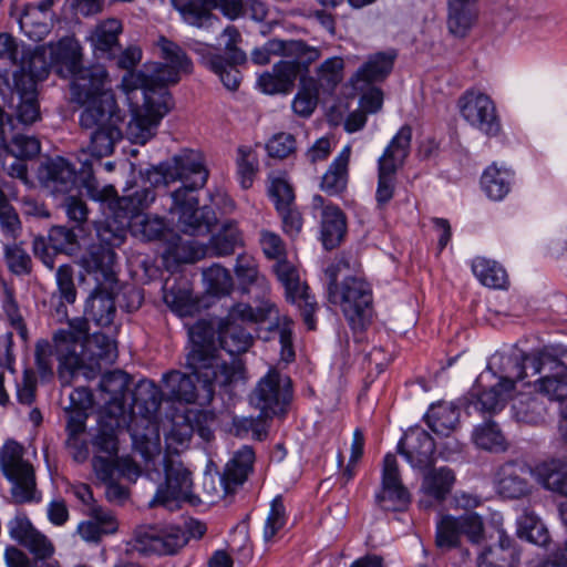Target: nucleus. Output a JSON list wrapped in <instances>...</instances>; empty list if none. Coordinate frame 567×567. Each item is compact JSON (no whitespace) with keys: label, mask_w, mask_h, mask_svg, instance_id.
Masks as SVG:
<instances>
[{"label":"nucleus","mask_w":567,"mask_h":567,"mask_svg":"<svg viewBox=\"0 0 567 567\" xmlns=\"http://www.w3.org/2000/svg\"><path fill=\"white\" fill-rule=\"evenodd\" d=\"M458 517L444 515L436 524V545L440 548H452L458 545L461 539Z\"/></svg>","instance_id":"54"},{"label":"nucleus","mask_w":567,"mask_h":567,"mask_svg":"<svg viewBox=\"0 0 567 567\" xmlns=\"http://www.w3.org/2000/svg\"><path fill=\"white\" fill-rule=\"evenodd\" d=\"M143 104L137 109L127 126V135L135 144L144 145L156 133L161 120L169 112L173 100L169 91L154 93L151 89H141Z\"/></svg>","instance_id":"13"},{"label":"nucleus","mask_w":567,"mask_h":567,"mask_svg":"<svg viewBox=\"0 0 567 567\" xmlns=\"http://www.w3.org/2000/svg\"><path fill=\"white\" fill-rule=\"evenodd\" d=\"M435 442L422 427L410 429L400 440L398 449L414 468H425L433 463Z\"/></svg>","instance_id":"25"},{"label":"nucleus","mask_w":567,"mask_h":567,"mask_svg":"<svg viewBox=\"0 0 567 567\" xmlns=\"http://www.w3.org/2000/svg\"><path fill=\"white\" fill-rule=\"evenodd\" d=\"M89 519L79 523L76 533L86 543L97 544L103 536L114 534L118 524L114 514L101 506L89 509Z\"/></svg>","instance_id":"28"},{"label":"nucleus","mask_w":567,"mask_h":567,"mask_svg":"<svg viewBox=\"0 0 567 567\" xmlns=\"http://www.w3.org/2000/svg\"><path fill=\"white\" fill-rule=\"evenodd\" d=\"M254 461L255 452L247 445L234 454L219 478L225 494L233 493L238 486L244 484L252 470Z\"/></svg>","instance_id":"30"},{"label":"nucleus","mask_w":567,"mask_h":567,"mask_svg":"<svg viewBox=\"0 0 567 567\" xmlns=\"http://www.w3.org/2000/svg\"><path fill=\"white\" fill-rule=\"evenodd\" d=\"M53 6L44 0L25 6L19 18V25L29 39L41 41L50 33L54 21Z\"/></svg>","instance_id":"27"},{"label":"nucleus","mask_w":567,"mask_h":567,"mask_svg":"<svg viewBox=\"0 0 567 567\" xmlns=\"http://www.w3.org/2000/svg\"><path fill=\"white\" fill-rule=\"evenodd\" d=\"M38 179L50 193L66 194L75 186L76 171L66 158L55 156L40 164Z\"/></svg>","instance_id":"23"},{"label":"nucleus","mask_w":567,"mask_h":567,"mask_svg":"<svg viewBox=\"0 0 567 567\" xmlns=\"http://www.w3.org/2000/svg\"><path fill=\"white\" fill-rule=\"evenodd\" d=\"M214 422L215 417L209 412L187 408L176 411L171 420V429L165 436L167 450L165 455L177 456L179 450L188 445L195 432L202 440L209 442L214 437Z\"/></svg>","instance_id":"14"},{"label":"nucleus","mask_w":567,"mask_h":567,"mask_svg":"<svg viewBox=\"0 0 567 567\" xmlns=\"http://www.w3.org/2000/svg\"><path fill=\"white\" fill-rule=\"evenodd\" d=\"M35 557L31 560L22 550L8 546L4 551V560L8 567H59L54 560Z\"/></svg>","instance_id":"60"},{"label":"nucleus","mask_w":567,"mask_h":567,"mask_svg":"<svg viewBox=\"0 0 567 567\" xmlns=\"http://www.w3.org/2000/svg\"><path fill=\"white\" fill-rule=\"evenodd\" d=\"M244 245L243 233L234 220L223 223L213 236V248H237Z\"/></svg>","instance_id":"59"},{"label":"nucleus","mask_w":567,"mask_h":567,"mask_svg":"<svg viewBox=\"0 0 567 567\" xmlns=\"http://www.w3.org/2000/svg\"><path fill=\"white\" fill-rule=\"evenodd\" d=\"M130 383V375L122 370H114L103 374L100 381V390L109 395L107 399L105 398V402L110 405L109 413L124 415V400Z\"/></svg>","instance_id":"36"},{"label":"nucleus","mask_w":567,"mask_h":567,"mask_svg":"<svg viewBox=\"0 0 567 567\" xmlns=\"http://www.w3.org/2000/svg\"><path fill=\"white\" fill-rule=\"evenodd\" d=\"M76 262L87 274L93 275L96 287L85 305L86 323L89 320L99 327L112 324L115 316L114 296L117 290L116 256L114 250H78Z\"/></svg>","instance_id":"8"},{"label":"nucleus","mask_w":567,"mask_h":567,"mask_svg":"<svg viewBox=\"0 0 567 567\" xmlns=\"http://www.w3.org/2000/svg\"><path fill=\"white\" fill-rule=\"evenodd\" d=\"M495 373V381L499 386L513 391L515 383L528 377L548 371L538 379L539 392L550 400L561 402L559 433L567 443V349H564L551 360L546 353L526 354L519 350L509 353H496L492 357L488 367Z\"/></svg>","instance_id":"4"},{"label":"nucleus","mask_w":567,"mask_h":567,"mask_svg":"<svg viewBox=\"0 0 567 567\" xmlns=\"http://www.w3.org/2000/svg\"><path fill=\"white\" fill-rule=\"evenodd\" d=\"M396 171L393 164H385L384 161H378V187L375 199L380 207L386 205L394 196Z\"/></svg>","instance_id":"50"},{"label":"nucleus","mask_w":567,"mask_h":567,"mask_svg":"<svg viewBox=\"0 0 567 567\" xmlns=\"http://www.w3.org/2000/svg\"><path fill=\"white\" fill-rule=\"evenodd\" d=\"M236 275L243 285L244 291L257 299L259 305L264 301H269L266 297L270 291V285L267 278L258 271L257 267L248 268L247 271H240Z\"/></svg>","instance_id":"51"},{"label":"nucleus","mask_w":567,"mask_h":567,"mask_svg":"<svg viewBox=\"0 0 567 567\" xmlns=\"http://www.w3.org/2000/svg\"><path fill=\"white\" fill-rule=\"evenodd\" d=\"M145 176L154 185L182 182L181 187L161 197L164 209L172 215L179 231L189 236L210 234L217 217L213 208L198 207L196 190L204 187L208 178L198 153L184 150L169 161L152 166Z\"/></svg>","instance_id":"3"},{"label":"nucleus","mask_w":567,"mask_h":567,"mask_svg":"<svg viewBox=\"0 0 567 567\" xmlns=\"http://www.w3.org/2000/svg\"><path fill=\"white\" fill-rule=\"evenodd\" d=\"M344 62L340 56H332L322 62L317 69L318 86L332 93L343 79Z\"/></svg>","instance_id":"48"},{"label":"nucleus","mask_w":567,"mask_h":567,"mask_svg":"<svg viewBox=\"0 0 567 567\" xmlns=\"http://www.w3.org/2000/svg\"><path fill=\"white\" fill-rule=\"evenodd\" d=\"M122 22L115 18H109L95 25L89 35V40L95 51L102 56L113 58V51L118 47V35L122 32Z\"/></svg>","instance_id":"38"},{"label":"nucleus","mask_w":567,"mask_h":567,"mask_svg":"<svg viewBox=\"0 0 567 567\" xmlns=\"http://www.w3.org/2000/svg\"><path fill=\"white\" fill-rule=\"evenodd\" d=\"M320 195L313 197V207H321V239L323 248H336L346 235V218L338 206L323 205Z\"/></svg>","instance_id":"29"},{"label":"nucleus","mask_w":567,"mask_h":567,"mask_svg":"<svg viewBox=\"0 0 567 567\" xmlns=\"http://www.w3.org/2000/svg\"><path fill=\"white\" fill-rule=\"evenodd\" d=\"M124 423L125 415L103 412L100 416L92 440V466L97 480H111L118 471L130 476L136 474V462L128 455H118V432Z\"/></svg>","instance_id":"9"},{"label":"nucleus","mask_w":567,"mask_h":567,"mask_svg":"<svg viewBox=\"0 0 567 567\" xmlns=\"http://www.w3.org/2000/svg\"><path fill=\"white\" fill-rule=\"evenodd\" d=\"M513 176L511 169L498 167L494 163L484 171L481 185L488 198L502 200L511 190Z\"/></svg>","instance_id":"42"},{"label":"nucleus","mask_w":567,"mask_h":567,"mask_svg":"<svg viewBox=\"0 0 567 567\" xmlns=\"http://www.w3.org/2000/svg\"><path fill=\"white\" fill-rule=\"evenodd\" d=\"M132 440L135 450L144 460V470L151 480L155 481L161 476L156 464L164 466L165 482L157 487L150 506H163L174 511L179 507L181 502L189 499L193 489L192 473L177 456L161 455L159 437H138L133 434Z\"/></svg>","instance_id":"7"},{"label":"nucleus","mask_w":567,"mask_h":567,"mask_svg":"<svg viewBox=\"0 0 567 567\" xmlns=\"http://www.w3.org/2000/svg\"><path fill=\"white\" fill-rule=\"evenodd\" d=\"M290 398V379L270 369L250 394V403L264 415L272 417L285 411Z\"/></svg>","instance_id":"16"},{"label":"nucleus","mask_w":567,"mask_h":567,"mask_svg":"<svg viewBox=\"0 0 567 567\" xmlns=\"http://www.w3.org/2000/svg\"><path fill=\"white\" fill-rule=\"evenodd\" d=\"M396 52L394 50L370 54L352 76L355 86L359 83L371 84L384 81L393 70Z\"/></svg>","instance_id":"31"},{"label":"nucleus","mask_w":567,"mask_h":567,"mask_svg":"<svg viewBox=\"0 0 567 567\" xmlns=\"http://www.w3.org/2000/svg\"><path fill=\"white\" fill-rule=\"evenodd\" d=\"M225 38L224 54L208 43L189 39L187 47L199 58V63L215 73L225 87L230 91L238 89L241 74L238 66L245 64L247 54L238 44L243 41L241 34L234 25L226 27L221 32Z\"/></svg>","instance_id":"11"},{"label":"nucleus","mask_w":567,"mask_h":567,"mask_svg":"<svg viewBox=\"0 0 567 567\" xmlns=\"http://www.w3.org/2000/svg\"><path fill=\"white\" fill-rule=\"evenodd\" d=\"M7 527L10 537L28 548L33 556L50 558L53 555V544L33 527L25 515L17 514L8 522Z\"/></svg>","instance_id":"26"},{"label":"nucleus","mask_w":567,"mask_h":567,"mask_svg":"<svg viewBox=\"0 0 567 567\" xmlns=\"http://www.w3.org/2000/svg\"><path fill=\"white\" fill-rule=\"evenodd\" d=\"M268 155L274 158H286L296 150L295 136L290 133L274 135L266 144Z\"/></svg>","instance_id":"63"},{"label":"nucleus","mask_w":567,"mask_h":567,"mask_svg":"<svg viewBox=\"0 0 567 567\" xmlns=\"http://www.w3.org/2000/svg\"><path fill=\"white\" fill-rule=\"evenodd\" d=\"M287 523L286 508L282 497L277 495L270 503V509L264 525L262 537L266 543L274 540L275 536Z\"/></svg>","instance_id":"53"},{"label":"nucleus","mask_w":567,"mask_h":567,"mask_svg":"<svg viewBox=\"0 0 567 567\" xmlns=\"http://www.w3.org/2000/svg\"><path fill=\"white\" fill-rule=\"evenodd\" d=\"M269 417L270 416H266L261 412L258 416L236 417L234 419L236 434L244 436L251 433L254 437L261 440V437L267 433L266 421Z\"/></svg>","instance_id":"61"},{"label":"nucleus","mask_w":567,"mask_h":567,"mask_svg":"<svg viewBox=\"0 0 567 567\" xmlns=\"http://www.w3.org/2000/svg\"><path fill=\"white\" fill-rule=\"evenodd\" d=\"M257 172V154L249 147H239L237 158V173L243 188L248 189L252 186Z\"/></svg>","instance_id":"55"},{"label":"nucleus","mask_w":567,"mask_h":567,"mask_svg":"<svg viewBox=\"0 0 567 567\" xmlns=\"http://www.w3.org/2000/svg\"><path fill=\"white\" fill-rule=\"evenodd\" d=\"M2 309L8 318L10 326L17 331L23 342L28 341V329L20 313L13 291L4 286L2 292Z\"/></svg>","instance_id":"56"},{"label":"nucleus","mask_w":567,"mask_h":567,"mask_svg":"<svg viewBox=\"0 0 567 567\" xmlns=\"http://www.w3.org/2000/svg\"><path fill=\"white\" fill-rule=\"evenodd\" d=\"M462 117L473 127L487 136H496L501 132L499 118L491 97L476 91H466L458 100Z\"/></svg>","instance_id":"21"},{"label":"nucleus","mask_w":567,"mask_h":567,"mask_svg":"<svg viewBox=\"0 0 567 567\" xmlns=\"http://www.w3.org/2000/svg\"><path fill=\"white\" fill-rule=\"evenodd\" d=\"M411 140L412 128L409 125L402 126L391 140L379 161H384L385 164H393L394 167L399 168L410 153Z\"/></svg>","instance_id":"45"},{"label":"nucleus","mask_w":567,"mask_h":567,"mask_svg":"<svg viewBox=\"0 0 567 567\" xmlns=\"http://www.w3.org/2000/svg\"><path fill=\"white\" fill-rule=\"evenodd\" d=\"M374 499L381 509L388 512L404 511L411 502L410 493L401 478L398 460L391 453L383 458L381 486Z\"/></svg>","instance_id":"20"},{"label":"nucleus","mask_w":567,"mask_h":567,"mask_svg":"<svg viewBox=\"0 0 567 567\" xmlns=\"http://www.w3.org/2000/svg\"><path fill=\"white\" fill-rule=\"evenodd\" d=\"M166 394L172 399L185 403H194L197 390L193 379L179 371H171L163 377Z\"/></svg>","instance_id":"44"},{"label":"nucleus","mask_w":567,"mask_h":567,"mask_svg":"<svg viewBox=\"0 0 567 567\" xmlns=\"http://www.w3.org/2000/svg\"><path fill=\"white\" fill-rule=\"evenodd\" d=\"M473 441L478 447L488 451L505 449V439L501 430L496 423L491 421L475 427Z\"/></svg>","instance_id":"52"},{"label":"nucleus","mask_w":567,"mask_h":567,"mask_svg":"<svg viewBox=\"0 0 567 567\" xmlns=\"http://www.w3.org/2000/svg\"><path fill=\"white\" fill-rule=\"evenodd\" d=\"M478 0H446L447 29L455 37L463 38L477 19L476 3Z\"/></svg>","instance_id":"35"},{"label":"nucleus","mask_w":567,"mask_h":567,"mask_svg":"<svg viewBox=\"0 0 567 567\" xmlns=\"http://www.w3.org/2000/svg\"><path fill=\"white\" fill-rule=\"evenodd\" d=\"M455 480V473L450 467H434L424 474L421 491L425 496L441 503L451 493Z\"/></svg>","instance_id":"39"},{"label":"nucleus","mask_w":567,"mask_h":567,"mask_svg":"<svg viewBox=\"0 0 567 567\" xmlns=\"http://www.w3.org/2000/svg\"><path fill=\"white\" fill-rule=\"evenodd\" d=\"M130 229L133 236L143 241L163 240L171 233L168 225L159 216H146L140 221L132 223Z\"/></svg>","instance_id":"46"},{"label":"nucleus","mask_w":567,"mask_h":567,"mask_svg":"<svg viewBox=\"0 0 567 567\" xmlns=\"http://www.w3.org/2000/svg\"><path fill=\"white\" fill-rule=\"evenodd\" d=\"M519 554L512 538L498 533V543L484 549L478 557V567H515Z\"/></svg>","instance_id":"37"},{"label":"nucleus","mask_w":567,"mask_h":567,"mask_svg":"<svg viewBox=\"0 0 567 567\" xmlns=\"http://www.w3.org/2000/svg\"><path fill=\"white\" fill-rule=\"evenodd\" d=\"M6 148L12 157L32 158L41 151L40 142L34 136L16 134L7 142Z\"/></svg>","instance_id":"57"},{"label":"nucleus","mask_w":567,"mask_h":567,"mask_svg":"<svg viewBox=\"0 0 567 567\" xmlns=\"http://www.w3.org/2000/svg\"><path fill=\"white\" fill-rule=\"evenodd\" d=\"M536 465L532 467L527 462L515 460L502 464L494 475L496 493L507 499H520L533 494L535 485Z\"/></svg>","instance_id":"17"},{"label":"nucleus","mask_w":567,"mask_h":567,"mask_svg":"<svg viewBox=\"0 0 567 567\" xmlns=\"http://www.w3.org/2000/svg\"><path fill=\"white\" fill-rule=\"evenodd\" d=\"M514 416L518 422L537 424L546 414V406L536 396L518 398L513 404Z\"/></svg>","instance_id":"49"},{"label":"nucleus","mask_w":567,"mask_h":567,"mask_svg":"<svg viewBox=\"0 0 567 567\" xmlns=\"http://www.w3.org/2000/svg\"><path fill=\"white\" fill-rule=\"evenodd\" d=\"M471 268L477 280L486 287L502 289L507 282V275L502 265L485 257H476Z\"/></svg>","instance_id":"43"},{"label":"nucleus","mask_w":567,"mask_h":567,"mask_svg":"<svg viewBox=\"0 0 567 567\" xmlns=\"http://www.w3.org/2000/svg\"><path fill=\"white\" fill-rule=\"evenodd\" d=\"M130 224L115 221L109 210L106 220L96 226V234L100 239V248H118L125 241Z\"/></svg>","instance_id":"47"},{"label":"nucleus","mask_w":567,"mask_h":567,"mask_svg":"<svg viewBox=\"0 0 567 567\" xmlns=\"http://www.w3.org/2000/svg\"><path fill=\"white\" fill-rule=\"evenodd\" d=\"M292 321L285 317L282 322L277 321L270 330H276L279 334L281 360L289 363L295 360V350L292 344Z\"/></svg>","instance_id":"62"},{"label":"nucleus","mask_w":567,"mask_h":567,"mask_svg":"<svg viewBox=\"0 0 567 567\" xmlns=\"http://www.w3.org/2000/svg\"><path fill=\"white\" fill-rule=\"evenodd\" d=\"M427 426L437 435L453 432L460 420V410L452 402L432 404L425 414Z\"/></svg>","instance_id":"40"},{"label":"nucleus","mask_w":567,"mask_h":567,"mask_svg":"<svg viewBox=\"0 0 567 567\" xmlns=\"http://www.w3.org/2000/svg\"><path fill=\"white\" fill-rule=\"evenodd\" d=\"M267 258L276 259L272 266L278 280L284 285L286 298L289 302L296 305L303 318L308 329H315V312L318 305L315 297L309 293V287L300 281L299 270L296 265L288 260L282 252L285 250H264Z\"/></svg>","instance_id":"12"},{"label":"nucleus","mask_w":567,"mask_h":567,"mask_svg":"<svg viewBox=\"0 0 567 567\" xmlns=\"http://www.w3.org/2000/svg\"><path fill=\"white\" fill-rule=\"evenodd\" d=\"M155 198L156 194L152 187L127 188L123 196L115 195L109 204V210L115 221L131 225L132 219L148 208Z\"/></svg>","instance_id":"24"},{"label":"nucleus","mask_w":567,"mask_h":567,"mask_svg":"<svg viewBox=\"0 0 567 567\" xmlns=\"http://www.w3.org/2000/svg\"><path fill=\"white\" fill-rule=\"evenodd\" d=\"M134 409L137 410L138 414H141L146 422L152 425V436L158 435L156 423V415L159 410L162 403V391L161 389L152 381H142L138 383L136 391L134 393ZM138 437L140 435L134 432ZM143 435H141L142 437ZM148 437L147 435H145Z\"/></svg>","instance_id":"34"},{"label":"nucleus","mask_w":567,"mask_h":567,"mask_svg":"<svg viewBox=\"0 0 567 567\" xmlns=\"http://www.w3.org/2000/svg\"><path fill=\"white\" fill-rule=\"evenodd\" d=\"M359 264L344 252L324 266L327 296L330 303L339 306L353 328H361L372 313V288L358 274Z\"/></svg>","instance_id":"6"},{"label":"nucleus","mask_w":567,"mask_h":567,"mask_svg":"<svg viewBox=\"0 0 567 567\" xmlns=\"http://www.w3.org/2000/svg\"><path fill=\"white\" fill-rule=\"evenodd\" d=\"M0 468L11 482V494L17 503L33 499L35 491L34 471L31 464L23 460V447L18 442L9 440L0 450Z\"/></svg>","instance_id":"15"},{"label":"nucleus","mask_w":567,"mask_h":567,"mask_svg":"<svg viewBox=\"0 0 567 567\" xmlns=\"http://www.w3.org/2000/svg\"><path fill=\"white\" fill-rule=\"evenodd\" d=\"M350 154L351 147L346 146L323 174L320 187L328 195H338L346 189Z\"/></svg>","instance_id":"41"},{"label":"nucleus","mask_w":567,"mask_h":567,"mask_svg":"<svg viewBox=\"0 0 567 567\" xmlns=\"http://www.w3.org/2000/svg\"><path fill=\"white\" fill-rule=\"evenodd\" d=\"M161 56L164 63H157L150 72L130 73L124 75L121 87L125 93L138 89H151L158 94L159 91H168V85L179 82L182 74L193 71V62L185 51L176 43L162 38L158 42Z\"/></svg>","instance_id":"10"},{"label":"nucleus","mask_w":567,"mask_h":567,"mask_svg":"<svg viewBox=\"0 0 567 567\" xmlns=\"http://www.w3.org/2000/svg\"><path fill=\"white\" fill-rule=\"evenodd\" d=\"M511 392L496 383L492 369H486L477 377L470 392V406L483 413H496L503 410Z\"/></svg>","instance_id":"22"},{"label":"nucleus","mask_w":567,"mask_h":567,"mask_svg":"<svg viewBox=\"0 0 567 567\" xmlns=\"http://www.w3.org/2000/svg\"><path fill=\"white\" fill-rule=\"evenodd\" d=\"M187 542L186 533L177 526H141L134 533V548L142 554L173 555Z\"/></svg>","instance_id":"19"},{"label":"nucleus","mask_w":567,"mask_h":567,"mask_svg":"<svg viewBox=\"0 0 567 567\" xmlns=\"http://www.w3.org/2000/svg\"><path fill=\"white\" fill-rule=\"evenodd\" d=\"M268 188L269 196L276 209L295 205V192L290 183L284 176H270Z\"/></svg>","instance_id":"58"},{"label":"nucleus","mask_w":567,"mask_h":567,"mask_svg":"<svg viewBox=\"0 0 567 567\" xmlns=\"http://www.w3.org/2000/svg\"><path fill=\"white\" fill-rule=\"evenodd\" d=\"M535 480L545 489L567 496V457H551L537 463Z\"/></svg>","instance_id":"33"},{"label":"nucleus","mask_w":567,"mask_h":567,"mask_svg":"<svg viewBox=\"0 0 567 567\" xmlns=\"http://www.w3.org/2000/svg\"><path fill=\"white\" fill-rule=\"evenodd\" d=\"M298 75V66L291 61H279L271 72L258 78V86L266 94H287L291 92Z\"/></svg>","instance_id":"32"},{"label":"nucleus","mask_w":567,"mask_h":567,"mask_svg":"<svg viewBox=\"0 0 567 567\" xmlns=\"http://www.w3.org/2000/svg\"><path fill=\"white\" fill-rule=\"evenodd\" d=\"M460 528L461 536H465L471 543L478 544L483 539L484 525L481 516L476 513L467 512L461 516Z\"/></svg>","instance_id":"64"},{"label":"nucleus","mask_w":567,"mask_h":567,"mask_svg":"<svg viewBox=\"0 0 567 567\" xmlns=\"http://www.w3.org/2000/svg\"><path fill=\"white\" fill-rule=\"evenodd\" d=\"M185 22L197 28H212L219 19L212 10L219 7L221 12L234 20L244 10L243 0H174Z\"/></svg>","instance_id":"18"},{"label":"nucleus","mask_w":567,"mask_h":567,"mask_svg":"<svg viewBox=\"0 0 567 567\" xmlns=\"http://www.w3.org/2000/svg\"><path fill=\"white\" fill-rule=\"evenodd\" d=\"M277 313L270 301H264L256 308L245 302L233 306L218 330L219 344L227 358L216 348L210 324L198 321L189 328L190 350L186 365L209 396L216 385L226 386L245 380V367L238 354L249 349L252 337L243 324L262 323Z\"/></svg>","instance_id":"2"},{"label":"nucleus","mask_w":567,"mask_h":567,"mask_svg":"<svg viewBox=\"0 0 567 567\" xmlns=\"http://www.w3.org/2000/svg\"><path fill=\"white\" fill-rule=\"evenodd\" d=\"M56 360L59 361V378L63 384L82 373L91 378L102 368L112 363L116 357V344L112 338L94 332L89 337L86 320L74 318L68 327L54 333Z\"/></svg>","instance_id":"5"},{"label":"nucleus","mask_w":567,"mask_h":567,"mask_svg":"<svg viewBox=\"0 0 567 567\" xmlns=\"http://www.w3.org/2000/svg\"><path fill=\"white\" fill-rule=\"evenodd\" d=\"M49 50L51 61L65 65L72 75L71 102L79 107V126L89 136L86 152L96 158L112 155L115 144L123 137L121 125L125 115L106 68L102 64L80 66L82 47L74 37L50 43Z\"/></svg>","instance_id":"1"}]
</instances>
